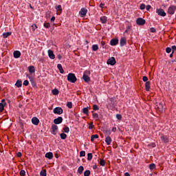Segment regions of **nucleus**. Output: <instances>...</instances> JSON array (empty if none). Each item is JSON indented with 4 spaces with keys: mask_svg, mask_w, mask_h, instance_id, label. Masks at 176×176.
<instances>
[{
    "mask_svg": "<svg viewBox=\"0 0 176 176\" xmlns=\"http://www.w3.org/2000/svg\"><path fill=\"white\" fill-rule=\"evenodd\" d=\"M175 10H176V6H171L168 9V14H174V13H175Z\"/></svg>",
    "mask_w": 176,
    "mask_h": 176,
    "instance_id": "7",
    "label": "nucleus"
},
{
    "mask_svg": "<svg viewBox=\"0 0 176 176\" xmlns=\"http://www.w3.org/2000/svg\"><path fill=\"white\" fill-rule=\"evenodd\" d=\"M126 43H127V40L126 39V38L122 37L121 38L120 41V46H124L126 45Z\"/></svg>",
    "mask_w": 176,
    "mask_h": 176,
    "instance_id": "15",
    "label": "nucleus"
},
{
    "mask_svg": "<svg viewBox=\"0 0 176 176\" xmlns=\"http://www.w3.org/2000/svg\"><path fill=\"white\" fill-rule=\"evenodd\" d=\"M82 112L85 115H89V107H85L82 109Z\"/></svg>",
    "mask_w": 176,
    "mask_h": 176,
    "instance_id": "31",
    "label": "nucleus"
},
{
    "mask_svg": "<svg viewBox=\"0 0 176 176\" xmlns=\"http://www.w3.org/2000/svg\"><path fill=\"white\" fill-rule=\"evenodd\" d=\"M89 129L90 130L94 129V125H93V122H90L89 124Z\"/></svg>",
    "mask_w": 176,
    "mask_h": 176,
    "instance_id": "47",
    "label": "nucleus"
},
{
    "mask_svg": "<svg viewBox=\"0 0 176 176\" xmlns=\"http://www.w3.org/2000/svg\"><path fill=\"white\" fill-rule=\"evenodd\" d=\"M16 156H17V157H21V156H22L21 153V152H18L16 153Z\"/></svg>",
    "mask_w": 176,
    "mask_h": 176,
    "instance_id": "58",
    "label": "nucleus"
},
{
    "mask_svg": "<svg viewBox=\"0 0 176 176\" xmlns=\"http://www.w3.org/2000/svg\"><path fill=\"white\" fill-rule=\"evenodd\" d=\"M145 88L146 91H149V90H151V82L149 81L146 82Z\"/></svg>",
    "mask_w": 176,
    "mask_h": 176,
    "instance_id": "22",
    "label": "nucleus"
},
{
    "mask_svg": "<svg viewBox=\"0 0 176 176\" xmlns=\"http://www.w3.org/2000/svg\"><path fill=\"white\" fill-rule=\"evenodd\" d=\"M29 72L30 74H34L35 73V67L34 66H29L28 67Z\"/></svg>",
    "mask_w": 176,
    "mask_h": 176,
    "instance_id": "24",
    "label": "nucleus"
},
{
    "mask_svg": "<svg viewBox=\"0 0 176 176\" xmlns=\"http://www.w3.org/2000/svg\"><path fill=\"white\" fill-rule=\"evenodd\" d=\"M171 47H166V53H171Z\"/></svg>",
    "mask_w": 176,
    "mask_h": 176,
    "instance_id": "50",
    "label": "nucleus"
},
{
    "mask_svg": "<svg viewBox=\"0 0 176 176\" xmlns=\"http://www.w3.org/2000/svg\"><path fill=\"white\" fill-rule=\"evenodd\" d=\"M21 176H25V170H21L19 173Z\"/></svg>",
    "mask_w": 176,
    "mask_h": 176,
    "instance_id": "48",
    "label": "nucleus"
},
{
    "mask_svg": "<svg viewBox=\"0 0 176 176\" xmlns=\"http://www.w3.org/2000/svg\"><path fill=\"white\" fill-rule=\"evenodd\" d=\"M63 130L65 132V133H69V127H68V126H65V127H64L63 129Z\"/></svg>",
    "mask_w": 176,
    "mask_h": 176,
    "instance_id": "40",
    "label": "nucleus"
},
{
    "mask_svg": "<svg viewBox=\"0 0 176 176\" xmlns=\"http://www.w3.org/2000/svg\"><path fill=\"white\" fill-rule=\"evenodd\" d=\"M93 168L94 170H97V165H94Z\"/></svg>",
    "mask_w": 176,
    "mask_h": 176,
    "instance_id": "64",
    "label": "nucleus"
},
{
    "mask_svg": "<svg viewBox=\"0 0 176 176\" xmlns=\"http://www.w3.org/2000/svg\"><path fill=\"white\" fill-rule=\"evenodd\" d=\"M15 86H16V87H21L23 86V82H21L20 80H18L15 83Z\"/></svg>",
    "mask_w": 176,
    "mask_h": 176,
    "instance_id": "25",
    "label": "nucleus"
},
{
    "mask_svg": "<svg viewBox=\"0 0 176 176\" xmlns=\"http://www.w3.org/2000/svg\"><path fill=\"white\" fill-rule=\"evenodd\" d=\"M53 112L56 115H62V113H63V112H64V111L63 110V109L61 107H56L54 109Z\"/></svg>",
    "mask_w": 176,
    "mask_h": 176,
    "instance_id": "5",
    "label": "nucleus"
},
{
    "mask_svg": "<svg viewBox=\"0 0 176 176\" xmlns=\"http://www.w3.org/2000/svg\"><path fill=\"white\" fill-rule=\"evenodd\" d=\"M61 140H65L67 138V134L63 133L60 134Z\"/></svg>",
    "mask_w": 176,
    "mask_h": 176,
    "instance_id": "33",
    "label": "nucleus"
},
{
    "mask_svg": "<svg viewBox=\"0 0 176 176\" xmlns=\"http://www.w3.org/2000/svg\"><path fill=\"white\" fill-rule=\"evenodd\" d=\"M146 21L145 19H142V18H138L136 20V23L138 24V25H144V24H145Z\"/></svg>",
    "mask_w": 176,
    "mask_h": 176,
    "instance_id": "9",
    "label": "nucleus"
},
{
    "mask_svg": "<svg viewBox=\"0 0 176 176\" xmlns=\"http://www.w3.org/2000/svg\"><path fill=\"white\" fill-rule=\"evenodd\" d=\"M66 105H67V108L71 109V108H72V102H67Z\"/></svg>",
    "mask_w": 176,
    "mask_h": 176,
    "instance_id": "38",
    "label": "nucleus"
},
{
    "mask_svg": "<svg viewBox=\"0 0 176 176\" xmlns=\"http://www.w3.org/2000/svg\"><path fill=\"white\" fill-rule=\"evenodd\" d=\"M46 175H47L46 170H43L41 171L40 176H46Z\"/></svg>",
    "mask_w": 176,
    "mask_h": 176,
    "instance_id": "37",
    "label": "nucleus"
},
{
    "mask_svg": "<svg viewBox=\"0 0 176 176\" xmlns=\"http://www.w3.org/2000/svg\"><path fill=\"white\" fill-rule=\"evenodd\" d=\"M101 45H102V47H103V49H104V48L105 47H104V45H105V42L102 41V42H101Z\"/></svg>",
    "mask_w": 176,
    "mask_h": 176,
    "instance_id": "62",
    "label": "nucleus"
},
{
    "mask_svg": "<svg viewBox=\"0 0 176 176\" xmlns=\"http://www.w3.org/2000/svg\"><path fill=\"white\" fill-rule=\"evenodd\" d=\"M150 146H151L152 148H155L156 147V144L155 143H151Z\"/></svg>",
    "mask_w": 176,
    "mask_h": 176,
    "instance_id": "56",
    "label": "nucleus"
},
{
    "mask_svg": "<svg viewBox=\"0 0 176 176\" xmlns=\"http://www.w3.org/2000/svg\"><path fill=\"white\" fill-rule=\"evenodd\" d=\"M79 14L80 16V17H85V16H86V14H87V9L82 8H81V10L79 12Z\"/></svg>",
    "mask_w": 176,
    "mask_h": 176,
    "instance_id": "8",
    "label": "nucleus"
},
{
    "mask_svg": "<svg viewBox=\"0 0 176 176\" xmlns=\"http://www.w3.org/2000/svg\"><path fill=\"white\" fill-rule=\"evenodd\" d=\"M55 9L58 11L60 12V13H61V12H63V7L61 6V5H58V6H56L55 7Z\"/></svg>",
    "mask_w": 176,
    "mask_h": 176,
    "instance_id": "29",
    "label": "nucleus"
},
{
    "mask_svg": "<svg viewBox=\"0 0 176 176\" xmlns=\"http://www.w3.org/2000/svg\"><path fill=\"white\" fill-rule=\"evenodd\" d=\"M150 31L153 33L156 32V29H155V28H151Z\"/></svg>",
    "mask_w": 176,
    "mask_h": 176,
    "instance_id": "53",
    "label": "nucleus"
},
{
    "mask_svg": "<svg viewBox=\"0 0 176 176\" xmlns=\"http://www.w3.org/2000/svg\"><path fill=\"white\" fill-rule=\"evenodd\" d=\"M28 85H30V82H28V80H24L23 85L24 86H28Z\"/></svg>",
    "mask_w": 176,
    "mask_h": 176,
    "instance_id": "49",
    "label": "nucleus"
},
{
    "mask_svg": "<svg viewBox=\"0 0 176 176\" xmlns=\"http://www.w3.org/2000/svg\"><path fill=\"white\" fill-rule=\"evenodd\" d=\"M142 80H143V82H148V77H146V76H143V78H142Z\"/></svg>",
    "mask_w": 176,
    "mask_h": 176,
    "instance_id": "52",
    "label": "nucleus"
},
{
    "mask_svg": "<svg viewBox=\"0 0 176 176\" xmlns=\"http://www.w3.org/2000/svg\"><path fill=\"white\" fill-rule=\"evenodd\" d=\"M5 109V106L2 103H0V112H3V110Z\"/></svg>",
    "mask_w": 176,
    "mask_h": 176,
    "instance_id": "42",
    "label": "nucleus"
},
{
    "mask_svg": "<svg viewBox=\"0 0 176 176\" xmlns=\"http://www.w3.org/2000/svg\"><path fill=\"white\" fill-rule=\"evenodd\" d=\"M32 123L35 126H38L39 124V119L36 117H34L32 119Z\"/></svg>",
    "mask_w": 176,
    "mask_h": 176,
    "instance_id": "13",
    "label": "nucleus"
},
{
    "mask_svg": "<svg viewBox=\"0 0 176 176\" xmlns=\"http://www.w3.org/2000/svg\"><path fill=\"white\" fill-rule=\"evenodd\" d=\"M48 56L50 58H52V60H54V58H56V55H54V53L52 50H48Z\"/></svg>",
    "mask_w": 176,
    "mask_h": 176,
    "instance_id": "12",
    "label": "nucleus"
},
{
    "mask_svg": "<svg viewBox=\"0 0 176 176\" xmlns=\"http://www.w3.org/2000/svg\"><path fill=\"white\" fill-rule=\"evenodd\" d=\"M97 138H98V135L96 134V135H92L91 137V142H94V140H96Z\"/></svg>",
    "mask_w": 176,
    "mask_h": 176,
    "instance_id": "30",
    "label": "nucleus"
},
{
    "mask_svg": "<svg viewBox=\"0 0 176 176\" xmlns=\"http://www.w3.org/2000/svg\"><path fill=\"white\" fill-rule=\"evenodd\" d=\"M145 8H146V6H145L144 3L140 4V9L141 10H144V9H145Z\"/></svg>",
    "mask_w": 176,
    "mask_h": 176,
    "instance_id": "44",
    "label": "nucleus"
},
{
    "mask_svg": "<svg viewBox=\"0 0 176 176\" xmlns=\"http://www.w3.org/2000/svg\"><path fill=\"white\" fill-rule=\"evenodd\" d=\"M54 124H61L63 123V117H58L54 120Z\"/></svg>",
    "mask_w": 176,
    "mask_h": 176,
    "instance_id": "10",
    "label": "nucleus"
},
{
    "mask_svg": "<svg viewBox=\"0 0 176 176\" xmlns=\"http://www.w3.org/2000/svg\"><path fill=\"white\" fill-rule=\"evenodd\" d=\"M43 26L45 27V28H50V23H44Z\"/></svg>",
    "mask_w": 176,
    "mask_h": 176,
    "instance_id": "46",
    "label": "nucleus"
},
{
    "mask_svg": "<svg viewBox=\"0 0 176 176\" xmlns=\"http://www.w3.org/2000/svg\"><path fill=\"white\" fill-rule=\"evenodd\" d=\"M149 168L152 170H155V168H156V164H151L149 165Z\"/></svg>",
    "mask_w": 176,
    "mask_h": 176,
    "instance_id": "36",
    "label": "nucleus"
},
{
    "mask_svg": "<svg viewBox=\"0 0 176 176\" xmlns=\"http://www.w3.org/2000/svg\"><path fill=\"white\" fill-rule=\"evenodd\" d=\"M99 164H100L101 166H105V160L100 159V161L99 162Z\"/></svg>",
    "mask_w": 176,
    "mask_h": 176,
    "instance_id": "41",
    "label": "nucleus"
},
{
    "mask_svg": "<svg viewBox=\"0 0 176 176\" xmlns=\"http://www.w3.org/2000/svg\"><path fill=\"white\" fill-rule=\"evenodd\" d=\"M84 176H90V170H87L84 172Z\"/></svg>",
    "mask_w": 176,
    "mask_h": 176,
    "instance_id": "43",
    "label": "nucleus"
},
{
    "mask_svg": "<svg viewBox=\"0 0 176 176\" xmlns=\"http://www.w3.org/2000/svg\"><path fill=\"white\" fill-rule=\"evenodd\" d=\"M111 131H113V133L116 132V127H113Z\"/></svg>",
    "mask_w": 176,
    "mask_h": 176,
    "instance_id": "61",
    "label": "nucleus"
},
{
    "mask_svg": "<svg viewBox=\"0 0 176 176\" xmlns=\"http://www.w3.org/2000/svg\"><path fill=\"white\" fill-rule=\"evenodd\" d=\"M119 43V40L118 38H113L110 41V45L111 46H116Z\"/></svg>",
    "mask_w": 176,
    "mask_h": 176,
    "instance_id": "11",
    "label": "nucleus"
},
{
    "mask_svg": "<svg viewBox=\"0 0 176 176\" xmlns=\"http://www.w3.org/2000/svg\"><path fill=\"white\" fill-rule=\"evenodd\" d=\"M151 8H152V6H151V5H148L146 7V9L148 12H149V10H151Z\"/></svg>",
    "mask_w": 176,
    "mask_h": 176,
    "instance_id": "55",
    "label": "nucleus"
},
{
    "mask_svg": "<svg viewBox=\"0 0 176 176\" xmlns=\"http://www.w3.org/2000/svg\"><path fill=\"white\" fill-rule=\"evenodd\" d=\"M10 35H12V32H7L3 33V38H8V36H10Z\"/></svg>",
    "mask_w": 176,
    "mask_h": 176,
    "instance_id": "26",
    "label": "nucleus"
},
{
    "mask_svg": "<svg viewBox=\"0 0 176 176\" xmlns=\"http://www.w3.org/2000/svg\"><path fill=\"white\" fill-rule=\"evenodd\" d=\"M83 156H86V151H82L80 152V157H82Z\"/></svg>",
    "mask_w": 176,
    "mask_h": 176,
    "instance_id": "39",
    "label": "nucleus"
},
{
    "mask_svg": "<svg viewBox=\"0 0 176 176\" xmlns=\"http://www.w3.org/2000/svg\"><path fill=\"white\" fill-rule=\"evenodd\" d=\"M56 20V16H52L51 18V23H53V21H54Z\"/></svg>",
    "mask_w": 176,
    "mask_h": 176,
    "instance_id": "60",
    "label": "nucleus"
},
{
    "mask_svg": "<svg viewBox=\"0 0 176 176\" xmlns=\"http://www.w3.org/2000/svg\"><path fill=\"white\" fill-rule=\"evenodd\" d=\"M124 176H130V173L126 172V173H124Z\"/></svg>",
    "mask_w": 176,
    "mask_h": 176,
    "instance_id": "63",
    "label": "nucleus"
},
{
    "mask_svg": "<svg viewBox=\"0 0 176 176\" xmlns=\"http://www.w3.org/2000/svg\"><path fill=\"white\" fill-rule=\"evenodd\" d=\"M93 109L94 111H98V109H100V107H98V105L97 104H94Z\"/></svg>",
    "mask_w": 176,
    "mask_h": 176,
    "instance_id": "45",
    "label": "nucleus"
},
{
    "mask_svg": "<svg viewBox=\"0 0 176 176\" xmlns=\"http://www.w3.org/2000/svg\"><path fill=\"white\" fill-rule=\"evenodd\" d=\"M84 170H85V168H83L82 166H80L78 168V173H80V174H82Z\"/></svg>",
    "mask_w": 176,
    "mask_h": 176,
    "instance_id": "28",
    "label": "nucleus"
},
{
    "mask_svg": "<svg viewBox=\"0 0 176 176\" xmlns=\"http://www.w3.org/2000/svg\"><path fill=\"white\" fill-rule=\"evenodd\" d=\"M57 68L59 69L60 74H64V69H63V65H61V64H58Z\"/></svg>",
    "mask_w": 176,
    "mask_h": 176,
    "instance_id": "23",
    "label": "nucleus"
},
{
    "mask_svg": "<svg viewBox=\"0 0 176 176\" xmlns=\"http://www.w3.org/2000/svg\"><path fill=\"white\" fill-rule=\"evenodd\" d=\"M13 56L14 57V58H20V56H21V52H20V51H14L13 52Z\"/></svg>",
    "mask_w": 176,
    "mask_h": 176,
    "instance_id": "14",
    "label": "nucleus"
},
{
    "mask_svg": "<svg viewBox=\"0 0 176 176\" xmlns=\"http://www.w3.org/2000/svg\"><path fill=\"white\" fill-rule=\"evenodd\" d=\"M103 6H105V3H100V4L99 5V7L102 9Z\"/></svg>",
    "mask_w": 176,
    "mask_h": 176,
    "instance_id": "59",
    "label": "nucleus"
},
{
    "mask_svg": "<svg viewBox=\"0 0 176 176\" xmlns=\"http://www.w3.org/2000/svg\"><path fill=\"white\" fill-rule=\"evenodd\" d=\"M109 101H110V105L113 108H115L116 107V101L115 100V98H110Z\"/></svg>",
    "mask_w": 176,
    "mask_h": 176,
    "instance_id": "16",
    "label": "nucleus"
},
{
    "mask_svg": "<svg viewBox=\"0 0 176 176\" xmlns=\"http://www.w3.org/2000/svg\"><path fill=\"white\" fill-rule=\"evenodd\" d=\"M100 21L102 24H107V22L108 21V17H107L106 16H101Z\"/></svg>",
    "mask_w": 176,
    "mask_h": 176,
    "instance_id": "18",
    "label": "nucleus"
},
{
    "mask_svg": "<svg viewBox=\"0 0 176 176\" xmlns=\"http://www.w3.org/2000/svg\"><path fill=\"white\" fill-rule=\"evenodd\" d=\"M29 79L32 87H36V82H35V80L31 76H29Z\"/></svg>",
    "mask_w": 176,
    "mask_h": 176,
    "instance_id": "19",
    "label": "nucleus"
},
{
    "mask_svg": "<svg viewBox=\"0 0 176 176\" xmlns=\"http://www.w3.org/2000/svg\"><path fill=\"white\" fill-rule=\"evenodd\" d=\"M88 75H90V72L89 71H85L84 72L83 76H82V79L85 80L86 83H89L90 82V77H89Z\"/></svg>",
    "mask_w": 176,
    "mask_h": 176,
    "instance_id": "2",
    "label": "nucleus"
},
{
    "mask_svg": "<svg viewBox=\"0 0 176 176\" xmlns=\"http://www.w3.org/2000/svg\"><path fill=\"white\" fill-rule=\"evenodd\" d=\"M107 64L108 65H115L116 64V59H115V57H111L107 60Z\"/></svg>",
    "mask_w": 176,
    "mask_h": 176,
    "instance_id": "6",
    "label": "nucleus"
},
{
    "mask_svg": "<svg viewBox=\"0 0 176 176\" xmlns=\"http://www.w3.org/2000/svg\"><path fill=\"white\" fill-rule=\"evenodd\" d=\"M67 80L68 82H70V83H75L78 79L76 78V76H75V74L74 73H69L67 75Z\"/></svg>",
    "mask_w": 176,
    "mask_h": 176,
    "instance_id": "1",
    "label": "nucleus"
},
{
    "mask_svg": "<svg viewBox=\"0 0 176 176\" xmlns=\"http://www.w3.org/2000/svg\"><path fill=\"white\" fill-rule=\"evenodd\" d=\"M92 50L93 52H97V50H98V45H93Z\"/></svg>",
    "mask_w": 176,
    "mask_h": 176,
    "instance_id": "32",
    "label": "nucleus"
},
{
    "mask_svg": "<svg viewBox=\"0 0 176 176\" xmlns=\"http://www.w3.org/2000/svg\"><path fill=\"white\" fill-rule=\"evenodd\" d=\"M171 50H173V53H174V51L175 50H176V46L175 45H173L172 47H171Z\"/></svg>",
    "mask_w": 176,
    "mask_h": 176,
    "instance_id": "57",
    "label": "nucleus"
},
{
    "mask_svg": "<svg viewBox=\"0 0 176 176\" xmlns=\"http://www.w3.org/2000/svg\"><path fill=\"white\" fill-rule=\"evenodd\" d=\"M45 157H46L47 159H49L50 160H52V159H53V153L52 152L46 153L45 155Z\"/></svg>",
    "mask_w": 176,
    "mask_h": 176,
    "instance_id": "17",
    "label": "nucleus"
},
{
    "mask_svg": "<svg viewBox=\"0 0 176 176\" xmlns=\"http://www.w3.org/2000/svg\"><path fill=\"white\" fill-rule=\"evenodd\" d=\"M105 142L107 143V145H111L112 142V138H111L110 136L106 137Z\"/></svg>",
    "mask_w": 176,
    "mask_h": 176,
    "instance_id": "21",
    "label": "nucleus"
},
{
    "mask_svg": "<svg viewBox=\"0 0 176 176\" xmlns=\"http://www.w3.org/2000/svg\"><path fill=\"white\" fill-rule=\"evenodd\" d=\"M52 134H53L54 135H56V134H57V133H58V126L56 124H52Z\"/></svg>",
    "mask_w": 176,
    "mask_h": 176,
    "instance_id": "4",
    "label": "nucleus"
},
{
    "mask_svg": "<svg viewBox=\"0 0 176 176\" xmlns=\"http://www.w3.org/2000/svg\"><path fill=\"white\" fill-rule=\"evenodd\" d=\"M93 159V154L91 153H89L87 154V160L90 161Z\"/></svg>",
    "mask_w": 176,
    "mask_h": 176,
    "instance_id": "35",
    "label": "nucleus"
},
{
    "mask_svg": "<svg viewBox=\"0 0 176 176\" xmlns=\"http://www.w3.org/2000/svg\"><path fill=\"white\" fill-rule=\"evenodd\" d=\"M1 104H2L4 107L6 105V102H5V99L1 100Z\"/></svg>",
    "mask_w": 176,
    "mask_h": 176,
    "instance_id": "54",
    "label": "nucleus"
},
{
    "mask_svg": "<svg viewBox=\"0 0 176 176\" xmlns=\"http://www.w3.org/2000/svg\"><path fill=\"white\" fill-rule=\"evenodd\" d=\"M116 118L118 120H120L122 119V115L120 114H116Z\"/></svg>",
    "mask_w": 176,
    "mask_h": 176,
    "instance_id": "51",
    "label": "nucleus"
},
{
    "mask_svg": "<svg viewBox=\"0 0 176 176\" xmlns=\"http://www.w3.org/2000/svg\"><path fill=\"white\" fill-rule=\"evenodd\" d=\"M160 139L162 140V141H163V142H164L165 144H167V142H168V138L167 137V135H162L160 137Z\"/></svg>",
    "mask_w": 176,
    "mask_h": 176,
    "instance_id": "20",
    "label": "nucleus"
},
{
    "mask_svg": "<svg viewBox=\"0 0 176 176\" xmlns=\"http://www.w3.org/2000/svg\"><path fill=\"white\" fill-rule=\"evenodd\" d=\"M91 112H92V116L94 119H98V113H94V111H91Z\"/></svg>",
    "mask_w": 176,
    "mask_h": 176,
    "instance_id": "34",
    "label": "nucleus"
},
{
    "mask_svg": "<svg viewBox=\"0 0 176 176\" xmlns=\"http://www.w3.org/2000/svg\"><path fill=\"white\" fill-rule=\"evenodd\" d=\"M156 13L158 14V16H162V17H166V12H164V10L162 8H157Z\"/></svg>",
    "mask_w": 176,
    "mask_h": 176,
    "instance_id": "3",
    "label": "nucleus"
},
{
    "mask_svg": "<svg viewBox=\"0 0 176 176\" xmlns=\"http://www.w3.org/2000/svg\"><path fill=\"white\" fill-rule=\"evenodd\" d=\"M52 92L54 96H58L60 91H58V89H52Z\"/></svg>",
    "mask_w": 176,
    "mask_h": 176,
    "instance_id": "27",
    "label": "nucleus"
}]
</instances>
